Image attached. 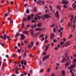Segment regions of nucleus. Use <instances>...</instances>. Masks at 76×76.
Here are the masks:
<instances>
[{"instance_id":"34","label":"nucleus","mask_w":76,"mask_h":76,"mask_svg":"<svg viewBox=\"0 0 76 76\" xmlns=\"http://www.w3.org/2000/svg\"><path fill=\"white\" fill-rule=\"evenodd\" d=\"M60 44L61 45H63V44H64V42L62 41L60 42Z\"/></svg>"},{"instance_id":"14","label":"nucleus","mask_w":76,"mask_h":76,"mask_svg":"<svg viewBox=\"0 0 76 76\" xmlns=\"http://www.w3.org/2000/svg\"><path fill=\"white\" fill-rule=\"evenodd\" d=\"M18 70H19V69H15L16 74H18L19 73V72H18Z\"/></svg>"},{"instance_id":"32","label":"nucleus","mask_w":76,"mask_h":76,"mask_svg":"<svg viewBox=\"0 0 76 76\" xmlns=\"http://www.w3.org/2000/svg\"><path fill=\"white\" fill-rule=\"evenodd\" d=\"M41 18H42V19H43V20H45V17H44L43 16H41Z\"/></svg>"},{"instance_id":"1","label":"nucleus","mask_w":76,"mask_h":76,"mask_svg":"<svg viewBox=\"0 0 76 76\" xmlns=\"http://www.w3.org/2000/svg\"><path fill=\"white\" fill-rule=\"evenodd\" d=\"M6 37H7V34H6L4 35V37H3L2 36H0V38L1 39L3 38L4 39H6Z\"/></svg>"},{"instance_id":"64","label":"nucleus","mask_w":76,"mask_h":76,"mask_svg":"<svg viewBox=\"0 0 76 76\" xmlns=\"http://www.w3.org/2000/svg\"><path fill=\"white\" fill-rule=\"evenodd\" d=\"M76 5H75V6H74V9H76Z\"/></svg>"},{"instance_id":"50","label":"nucleus","mask_w":76,"mask_h":76,"mask_svg":"<svg viewBox=\"0 0 76 76\" xmlns=\"http://www.w3.org/2000/svg\"><path fill=\"white\" fill-rule=\"evenodd\" d=\"M35 30L36 31H39V28H36Z\"/></svg>"},{"instance_id":"24","label":"nucleus","mask_w":76,"mask_h":76,"mask_svg":"<svg viewBox=\"0 0 76 76\" xmlns=\"http://www.w3.org/2000/svg\"><path fill=\"white\" fill-rule=\"evenodd\" d=\"M39 64L40 65V66H42V61H41V60H40L39 61Z\"/></svg>"},{"instance_id":"42","label":"nucleus","mask_w":76,"mask_h":76,"mask_svg":"<svg viewBox=\"0 0 76 76\" xmlns=\"http://www.w3.org/2000/svg\"><path fill=\"white\" fill-rule=\"evenodd\" d=\"M1 45L2 46V47H4V44L2 43H1Z\"/></svg>"},{"instance_id":"3","label":"nucleus","mask_w":76,"mask_h":76,"mask_svg":"<svg viewBox=\"0 0 76 76\" xmlns=\"http://www.w3.org/2000/svg\"><path fill=\"white\" fill-rule=\"evenodd\" d=\"M57 7L58 9H59L60 11H61V5H58L57 4Z\"/></svg>"},{"instance_id":"61","label":"nucleus","mask_w":76,"mask_h":76,"mask_svg":"<svg viewBox=\"0 0 76 76\" xmlns=\"http://www.w3.org/2000/svg\"><path fill=\"white\" fill-rule=\"evenodd\" d=\"M66 60V59H62V61L63 62H64V61Z\"/></svg>"},{"instance_id":"59","label":"nucleus","mask_w":76,"mask_h":76,"mask_svg":"<svg viewBox=\"0 0 76 76\" xmlns=\"http://www.w3.org/2000/svg\"><path fill=\"white\" fill-rule=\"evenodd\" d=\"M46 54V52H45L42 54L43 56H44Z\"/></svg>"},{"instance_id":"4","label":"nucleus","mask_w":76,"mask_h":76,"mask_svg":"<svg viewBox=\"0 0 76 76\" xmlns=\"http://www.w3.org/2000/svg\"><path fill=\"white\" fill-rule=\"evenodd\" d=\"M21 37L20 39L21 40H23L25 39V37L24 36V35L23 34H21Z\"/></svg>"},{"instance_id":"51","label":"nucleus","mask_w":76,"mask_h":76,"mask_svg":"<svg viewBox=\"0 0 76 76\" xmlns=\"http://www.w3.org/2000/svg\"><path fill=\"white\" fill-rule=\"evenodd\" d=\"M47 38H48V37L47 35H46L45 36V39H47Z\"/></svg>"},{"instance_id":"36","label":"nucleus","mask_w":76,"mask_h":76,"mask_svg":"<svg viewBox=\"0 0 76 76\" xmlns=\"http://www.w3.org/2000/svg\"><path fill=\"white\" fill-rule=\"evenodd\" d=\"M63 47H67V42L64 45Z\"/></svg>"},{"instance_id":"18","label":"nucleus","mask_w":76,"mask_h":76,"mask_svg":"<svg viewBox=\"0 0 76 76\" xmlns=\"http://www.w3.org/2000/svg\"><path fill=\"white\" fill-rule=\"evenodd\" d=\"M21 64H22V67H23V69H25V66H24V65H23V62H21Z\"/></svg>"},{"instance_id":"39","label":"nucleus","mask_w":76,"mask_h":76,"mask_svg":"<svg viewBox=\"0 0 76 76\" xmlns=\"http://www.w3.org/2000/svg\"><path fill=\"white\" fill-rule=\"evenodd\" d=\"M37 17H38V18L39 19H40L41 18V16H38V15L37 16Z\"/></svg>"},{"instance_id":"27","label":"nucleus","mask_w":76,"mask_h":76,"mask_svg":"<svg viewBox=\"0 0 76 76\" xmlns=\"http://www.w3.org/2000/svg\"><path fill=\"white\" fill-rule=\"evenodd\" d=\"M23 62V64L24 63V64L25 66H26V65L27 64V63H26V61H24Z\"/></svg>"},{"instance_id":"23","label":"nucleus","mask_w":76,"mask_h":76,"mask_svg":"<svg viewBox=\"0 0 76 76\" xmlns=\"http://www.w3.org/2000/svg\"><path fill=\"white\" fill-rule=\"evenodd\" d=\"M26 13H27V14L29 13V9H27L26 10Z\"/></svg>"},{"instance_id":"43","label":"nucleus","mask_w":76,"mask_h":76,"mask_svg":"<svg viewBox=\"0 0 76 76\" xmlns=\"http://www.w3.org/2000/svg\"><path fill=\"white\" fill-rule=\"evenodd\" d=\"M55 26L54 25H53L50 26V28H53V27H54Z\"/></svg>"},{"instance_id":"55","label":"nucleus","mask_w":76,"mask_h":76,"mask_svg":"<svg viewBox=\"0 0 76 76\" xmlns=\"http://www.w3.org/2000/svg\"><path fill=\"white\" fill-rule=\"evenodd\" d=\"M46 58H45L44 57V58L42 59V61H44L45 60V59Z\"/></svg>"},{"instance_id":"31","label":"nucleus","mask_w":76,"mask_h":76,"mask_svg":"<svg viewBox=\"0 0 76 76\" xmlns=\"http://www.w3.org/2000/svg\"><path fill=\"white\" fill-rule=\"evenodd\" d=\"M44 36V35L43 34H42V35H40V36L39 37V38H42V37H43Z\"/></svg>"},{"instance_id":"52","label":"nucleus","mask_w":76,"mask_h":76,"mask_svg":"<svg viewBox=\"0 0 76 76\" xmlns=\"http://www.w3.org/2000/svg\"><path fill=\"white\" fill-rule=\"evenodd\" d=\"M63 22V20L62 19V18L61 19V23H62V22Z\"/></svg>"},{"instance_id":"30","label":"nucleus","mask_w":76,"mask_h":76,"mask_svg":"<svg viewBox=\"0 0 76 76\" xmlns=\"http://www.w3.org/2000/svg\"><path fill=\"white\" fill-rule=\"evenodd\" d=\"M24 42L25 44H28V41L25 40L24 41Z\"/></svg>"},{"instance_id":"48","label":"nucleus","mask_w":76,"mask_h":76,"mask_svg":"<svg viewBox=\"0 0 76 76\" xmlns=\"http://www.w3.org/2000/svg\"><path fill=\"white\" fill-rule=\"evenodd\" d=\"M61 31H63V29H64V28L63 27H61Z\"/></svg>"},{"instance_id":"40","label":"nucleus","mask_w":76,"mask_h":76,"mask_svg":"<svg viewBox=\"0 0 76 76\" xmlns=\"http://www.w3.org/2000/svg\"><path fill=\"white\" fill-rule=\"evenodd\" d=\"M18 52L19 53H20V52H21V50H20V49H18Z\"/></svg>"},{"instance_id":"8","label":"nucleus","mask_w":76,"mask_h":76,"mask_svg":"<svg viewBox=\"0 0 76 76\" xmlns=\"http://www.w3.org/2000/svg\"><path fill=\"white\" fill-rule=\"evenodd\" d=\"M39 32H37L35 34H34V35L33 36V38H35V37H37L38 35H39Z\"/></svg>"},{"instance_id":"11","label":"nucleus","mask_w":76,"mask_h":76,"mask_svg":"<svg viewBox=\"0 0 76 76\" xmlns=\"http://www.w3.org/2000/svg\"><path fill=\"white\" fill-rule=\"evenodd\" d=\"M44 16L46 18V19H47L48 18H50V15H44Z\"/></svg>"},{"instance_id":"10","label":"nucleus","mask_w":76,"mask_h":76,"mask_svg":"<svg viewBox=\"0 0 76 76\" xmlns=\"http://www.w3.org/2000/svg\"><path fill=\"white\" fill-rule=\"evenodd\" d=\"M38 15H39V14H37L35 15V17L34 18V19L35 20H38V18H37V16H38Z\"/></svg>"},{"instance_id":"33","label":"nucleus","mask_w":76,"mask_h":76,"mask_svg":"<svg viewBox=\"0 0 76 76\" xmlns=\"http://www.w3.org/2000/svg\"><path fill=\"white\" fill-rule=\"evenodd\" d=\"M23 20H24V21H26V18H24L23 19Z\"/></svg>"},{"instance_id":"29","label":"nucleus","mask_w":76,"mask_h":76,"mask_svg":"<svg viewBox=\"0 0 76 76\" xmlns=\"http://www.w3.org/2000/svg\"><path fill=\"white\" fill-rule=\"evenodd\" d=\"M31 47H32L34 45V42H31Z\"/></svg>"},{"instance_id":"56","label":"nucleus","mask_w":76,"mask_h":76,"mask_svg":"<svg viewBox=\"0 0 76 76\" xmlns=\"http://www.w3.org/2000/svg\"><path fill=\"white\" fill-rule=\"evenodd\" d=\"M38 44H39V42H37L36 43V45H38Z\"/></svg>"},{"instance_id":"13","label":"nucleus","mask_w":76,"mask_h":76,"mask_svg":"<svg viewBox=\"0 0 76 76\" xmlns=\"http://www.w3.org/2000/svg\"><path fill=\"white\" fill-rule=\"evenodd\" d=\"M20 35V34H19V33H17L15 35V38H17L18 37V36Z\"/></svg>"},{"instance_id":"15","label":"nucleus","mask_w":76,"mask_h":76,"mask_svg":"<svg viewBox=\"0 0 76 76\" xmlns=\"http://www.w3.org/2000/svg\"><path fill=\"white\" fill-rule=\"evenodd\" d=\"M36 3H37V4H39V5H42V4H41V3L39 1H37Z\"/></svg>"},{"instance_id":"35","label":"nucleus","mask_w":76,"mask_h":76,"mask_svg":"<svg viewBox=\"0 0 76 76\" xmlns=\"http://www.w3.org/2000/svg\"><path fill=\"white\" fill-rule=\"evenodd\" d=\"M33 10L34 12H37V8H34Z\"/></svg>"},{"instance_id":"7","label":"nucleus","mask_w":76,"mask_h":76,"mask_svg":"<svg viewBox=\"0 0 76 76\" xmlns=\"http://www.w3.org/2000/svg\"><path fill=\"white\" fill-rule=\"evenodd\" d=\"M66 0H62L61 1V2L62 4H67V1H66Z\"/></svg>"},{"instance_id":"21","label":"nucleus","mask_w":76,"mask_h":76,"mask_svg":"<svg viewBox=\"0 0 76 76\" xmlns=\"http://www.w3.org/2000/svg\"><path fill=\"white\" fill-rule=\"evenodd\" d=\"M30 35L31 36H34V32H31Z\"/></svg>"},{"instance_id":"12","label":"nucleus","mask_w":76,"mask_h":76,"mask_svg":"<svg viewBox=\"0 0 76 76\" xmlns=\"http://www.w3.org/2000/svg\"><path fill=\"white\" fill-rule=\"evenodd\" d=\"M7 39H8V41H10L12 40V39L10 38V36H8L7 37Z\"/></svg>"},{"instance_id":"58","label":"nucleus","mask_w":76,"mask_h":76,"mask_svg":"<svg viewBox=\"0 0 76 76\" xmlns=\"http://www.w3.org/2000/svg\"><path fill=\"white\" fill-rule=\"evenodd\" d=\"M27 6H28V4H26L24 5V7H26Z\"/></svg>"},{"instance_id":"22","label":"nucleus","mask_w":76,"mask_h":76,"mask_svg":"<svg viewBox=\"0 0 76 76\" xmlns=\"http://www.w3.org/2000/svg\"><path fill=\"white\" fill-rule=\"evenodd\" d=\"M75 63H76V58L74 59V60L73 62V64H75Z\"/></svg>"},{"instance_id":"47","label":"nucleus","mask_w":76,"mask_h":76,"mask_svg":"<svg viewBox=\"0 0 76 76\" xmlns=\"http://www.w3.org/2000/svg\"><path fill=\"white\" fill-rule=\"evenodd\" d=\"M53 42H57V40L55 39H53Z\"/></svg>"},{"instance_id":"62","label":"nucleus","mask_w":76,"mask_h":76,"mask_svg":"<svg viewBox=\"0 0 76 76\" xmlns=\"http://www.w3.org/2000/svg\"><path fill=\"white\" fill-rule=\"evenodd\" d=\"M30 73H32V70H30Z\"/></svg>"},{"instance_id":"2","label":"nucleus","mask_w":76,"mask_h":76,"mask_svg":"<svg viewBox=\"0 0 76 76\" xmlns=\"http://www.w3.org/2000/svg\"><path fill=\"white\" fill-rule=\"evenodd\" d=\"M55 15L56 17L57 18H58L59 16V14L58 11L57 10L56 11V13L55 14Z\"/></svg>"},{"instance_id":"44","label":"nucleus","mask_w":76,"mask_h":76,"mask_svg":"<svg viewBox=\"0 0 76 76\" xmlns=\"http://www.w3.org/2000/svg\"><path fill=\"white\" fill-rule=\"evenodd\" d=\"M43 31V29L42 28H39V31Z\"/></svg>"},{"instance_id":"16","label":"nucleus","mask_w":76,"mask_h":76,"mask_svg":"<svg viewBox=\"0 0 76 76\" xmlns=\"http://www.w3.org/2000/svg\"><path fill=\"white\" fill-rule=\"evenodd\" d=\"M23 33L25 34H26V35H28V31H23Z\"/></svg>"},{"instance_id":"45","label":"nucleus","mask_w":76,"mask_h":76,"mask_svg":"<svg viewBox=\"0 0 76 76\" xmlns=\"http://www.w3.org/2000/svg\"><path fill=\"white\" fill-rule=\"evenodd\" d=\"M66 40V39L65 38H64L63 39V41L64 42H65Z\"/></svg>"},{"instance_id":"28","label":"nucleus","mask_w":76,"mask_h":76,"mask_svg":"<svg viewBox=\"0 0 76 76\" xmlns=\"http://www.w3.org/2000/svg\"><path fill=\"white\" fill-rule=\"evenodd\" d=\"M48 48H49L47 46L45 49L44 50V51H47V50H48Z\"/></svg>"},{"instance_id":"9","label":"nucleus","mask_w":76,"mask_h":76,"mask_svg":"<svg viewBox=\"0 0 76 76\" xmlns=\"http://www.w3.org/2000/svg\"><path fill=\"white\" fill-rule=\"evenodd\" d=\"M76 66V65H71L69 67V69H72V68H75V67Z\"/></svg>"},{"instance_id":"6","label":"nucleus","mask_w":76,"mask_h":76,"mask_svg":"<svg viewBox=\"0 0 76 76\" xmlns=\"http://www.w3.org/2000/svg\"><path fill=\"white\" fill-rule=\"evenodd\" d=\"M62 75L61 76H66L65 75V71L64 70L61 71Z\"/></svg>"},{"instance_id":"20","label":"nucleus","mask_w":76,"mask_h":76,"mask_svg":"<svg viewBox=\"0 0 76 76\" xmlns=\"http://www.w3.org/2000/svg\"><path fill=\"white\" fill-rule=\"evenodd\" d=\"M37 27H41V23H39L37 25Z\"/></svg>"},{"instance_id":"37","label":"nucleus","mask_w":76,"mask_h":76,"mask_svg":"<svg viewBox=\"0 0 76 76\" xmlns=\"http://www.w3.org/2000/svg\"><path fill=\"white\" fill-rule=\"evenodd\" d=\"M44 72V69H42L40 70V72L42 73V72Z\"/></svg>"},{"instance_id":"38","label":"nucleus","mask_w":76,"mask_h":76,"mask_svg":"<svg viewBox=\"0 0 76 76\" xmlns=\"http://www.w3.org/2000/svg\"><path fill=\"white\" fill-rule=\"evenodd\" d=\"M45 58H49V55H48L46 56L45 57Z\"/></svg>"},{"instance_id":"41","label":"nucleus","mask_w":76,"mask_h":76,"mask_svg":"<svg viewBox=\"0 0 76 76\" xmlns=\"http://www.w3.org/2000/svg\"><path fill=\"white\" fill-rule=\"evenodd\" d=\"M28 48L29 49V48H30V47H31V45L29 44L28 45Z\"/></svg>"},{"instance_id":"26","label":"nucleus","mask_w":76,"mask_h":76,"mask_svg":"<svg viewBox=\"0 0 76 76\" xmlns=\"http://www.w3.org/2000/svg\"><path fill=\"white\" fill-rule=\"evenodd\" d=\"M70 41L67 42V46H68L69 45H70Z\"/></svg>"},{"instance_id":"46","label":"nucleus","mask_w":76,"mask_h":76,"mask_svg":"<svg viewBox=\"0 0 76 76\" xmlns=\"http://www.w3.org/2000/svg\"><path fill=\"white\" fill-rule=\"evenodd\" d=\"M31 22H32V23H36V21L34 20H32L31 21Z\"/></svg>"},{"instance_id":"60","label":"nucleus","mask_w":76,"mask_h":76,"mask_svg":"<svg viewBox=\"0 0 76 76\" xmlns=\"http://www.w3.org/2000/svg\"><path fill=\"white\" fill-rule=\"evenodd\" d=\"M11 4H13V1H11L10 3Z\"/></svg>"},{"instance_id":"5","label":"nucleus","mask_w":76,"mask_h":76,"mask_svg":"<svg viewBox=\"0 0 76 76\" xmlns=\"http://www.w3.org/2000/svg\"><path fill=\"white\" fill-rule=\"evenodd\" d=\"M55 36V35H54V34L53 33L52 34H51L50 39H53V38H54Z\"/></svg>"},{"instance_id":"54","label":"nucleus","mask_w":76,"mask_h":76,"mask_svg":"<svg viewBox=\"0 0 76 76\" xmlns=\"http://www.w3.org/2000/svg\"><path fill=\"white\" fill-rule=\"evenodd\" d=\"M46 29V28L45 27H43L42 28V29H43V31H44V30H45V29Z\"/></svg>"},{"instance_id":"63","label":"nucleus","mask_w":76,"mask_h":76,"mask_svg":"<svg viewBox=\"0 0 76 76\" xmlns=\"http://www.w3.org/2000/svg\"><path fill=\"white\" fill-rule=\"evenodd\" d=\"M51 76H56V75L54 74H52L51 75Z\"/></svg>"},{"instance_id":"19","label":"nucleus","mask_w":76,"mask_h":76,"mask_svg":"<svg viewBox=\"0 0 76 76\" xmlns=\"http://www.w3.org/2000/svg\"><path fill=\"white\" fill-rule=\"evenodd\" d=\"M26 56V52L25 51L24 53L23 57H25Z\"/></svg>"},{"instance_id":"57","label":"nucleus","mask_w":76,"mask_h":76,"mask_svg":"<svg viewBox=\"0 0 76 76\" xmlns=\"http://www.w3.org/2000/svg\"><path fill=\"white\" fill-rule=\"evenodd\" d=\"M64 8H67V6H66V5H64Z\"/></svg>"},{"instance_id":"53","label":"nucleus","mask_w":76,"mask_h":76,"mask_svg":"<svg viewBox=\"0 0 76 76\" xmlns=\"http://www.w3.org/2000/svg\"><path fill=\"white\" fill-rule=\"evenodd\" d=\"M45 43H47L48 42V40H46L45 41Z\"/></svg>"},{"instance_id":"49","label":"nucleus","mask_w":76,"mask_h":76,"mask_svg":"<svg viewBox=\"0 0 76 76\" xmlns=\"http://www.w3.org/2000/svg\"><path fill=\"white\" fill-rule=\"evenodd\" d=\"M29 55L31 57H34V56H33V55H32V54H30Z\"/></svg>"},{"instance_id":"25","label":"nucleus","mask_w":76,"mask_h":76,"mask_svg":"<svg viewBox=\"0 0 76 76\" xmlns=\"http://www.w3.org/2000/svg\"><path fill=\"white\" fill-rule=\"evenodd\" d=\"M72 37H73V35H72V34H71L70 35L69 37V39H70V38H72Z\"/></svg>"},{"instance_id":"17","label":"nucleus","mask_w":76,"mask_h":76,"mask_svg":"<svg viewBox=\"0 0 76 76\" xmlns=\"http://www.w3.org/2000/svg\"><path fill=\"white\" fill-rule=\"evenodd\" d=\"M27 19H28V20H31V17L30 16V15H28V16Z\"/></svg>"}]
</instances>
